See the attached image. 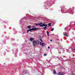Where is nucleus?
<instances>
[{"instance_id": "obj_1", "label": "nucleus", "mask_w": 75, "mask_h": 75, "mask_svg": "<svg viewBox=\"0 0 75 75\" xmlns=\"http://www.w3.org/2000/svg\"><path fill=\"white\" fill-rule=\"evenodd\" d=\"M39 25L40 26V27H43V26H44V27L43 28V29L45 30H46L47 28V26H48V25L47 24H45V23H40Z\"/></svg>"}, {"instance_id": "obj_2", "label": "nucleus", "mask_w": 75, "mask_h": 75, "mask_svg": "<svg viewBox=\"0 0 75 75\" xmlns=\"http://www.w3.org/2000/svg\"><path fill=\"white\" fill-rule=\"evenodd\" d=\"M39 42L40 41L38 40L36 41L33 40V46H37V45H38V44H39Z\"/></svg>"}, {"instance_id": "obj_3", "label": "nucleus", "mask_w": 75, "mask_h": 75, "mask_svg": "<svg viewBox=\"0 0 75 75\" xmlns=\"http://www.w3.org/2000/svg\"><path fill=\"white\" fill-rule=\"evenodd\" d=\"M38 29V28H33L32 29H30L28 30H27V33H28L29 31H31L32 30L33 31H35V30H37Z\"/></svg>"}, {"instance_id": "obj_4", "label": "nucleus", "mask_w": 75, "mask_h": 75, "mask_svg": "<svg viewBox=\"0 0 75 75\" xmlns=\"http://www.w3.org/2000/svg\"><path fill=\"white\" fill-rule=\"evenodd\" d=\"M40 45H42V47H44V46H45V44H44V43L43 42H40Z\"/></svg>"}, {"instance_id": "obj_5", "label": "nucleus", "mask_w": 75, "mask_h": 75, "mask_svg": "<svg viewBox=\"0 0 75 75\" xmlns=\"http://www.w3.org/2000/svg\"><path fill=\"white\" fill-rule=\"evenodd\" d=\"M63 34L64 35V36H65L67 37H68V34L66 32L65 33H63Z\"/></svg>"}, {"instance_id": "obj_6", "label": "nucleus", "mask_w": 75, "mask_h": 75, "mask_svg": "<svg viewBox=\"0 0 75 75\" xmlns=\"http://www.w3.org/2000/svg\"><path fill=\"white\" fill-rule=\"evenodd\" d=\"M53 73L54 74H57V73H56V71L55 70H53Z\"/></svg>"}, {"instance_id": "obj_7", "label": "nucleus", "mask_w": 75, "mask_h": 75, "mask_svg": "<svg viewBox=\"0 0 75 75\" xmlns=\"http://www.w3.org/2000/svg\"><path fill=\"white\" fill-rule=\"evenodd\" d=\"M28 28H29V29L31 28V26L29 25L27 27Z\"/></svg>"}, {"instance_id": "obj_8", "label": "nucleus", "mask_w": 75, "mask_h": 75, "mask_svg": "<svg viewBox=\"0 0 75 75\" xmlns=\"http://www.w3.org/2000/svg\"><path fill=\"white\" fill-rule=\"evenodd\" d=\"M59 75H64V74H63L61 72H59Z\"/></svg>"}, {"instance_id": "obj_9", "label": "nucleus", "mask_w": 75, "mask_h": 75, "mask_svg": "<svg viewBox=\"0 0 75 75\" xmlns=\"http://www.w3.org/2000/svg\"><path fill=\"white\" fill-rule=\"evenodd\" d=\"M30 41H33V38H30Z\"/></svg>"}, {"instance_id": "obj_10", "label": "nucleus", "mask_w": 75, "mask_h": 75, "mask_svg": "<svg viewBox=\"0 0 75 75\" xmlns=\"http://www.w3.org/2000/svg\"><path fill=\"white\" fill-rule=\"evenodd\" d=\"M22 74L24 75V74H25V71H23L22 72Z\"/></svg>"}, {"instance_id": "obj_11", "label": "nucleus", "mask_w": 75, "mask_h": 75, "mask_svg": "<svg viewBox=\"0 0 75 75\" xmlns=\"http://www.w3.org/2000/svg\"><path fill=\"white\" fill-rule=\"evenodd\" d=\"M47 35L48 36H49V32L48 31H47Z\"/></svg>"}, {"instance_id": "obj_12", "label": "nucleus", "mask_w": 75, "mask_h": 75, "mask_svg": "<svg viewBox=\"0 0 75 75\" xmlns=\"http://www.w3.org/2000/svg\"><path fill=\"white\" fill-rule=\"evenodd\" d=\"M54 28H51V31H54Z\"/></svg>"}, {"instance_id": "obj_13", "label": "nucleus", "mask_w": 75, "mask_h": 75, "mask_svg": "<svg viewBox=\"0 0 75 75\" xmlns=\"http://www.w3.org/2000/svg\"><path fill=\"white\" fill-rule=\"evenodd\" d=\"M48 25H49V26H51V23H49V24H48Z\"/></svg>"}, {"instance_id": "obj_14", "label": "nucleus", "mask_w": 75, "mask_h": 75, "mask_svg": "<svg viewBox=\"0 0 75 75\" xmlns=\"http://www.w3.org/2000/svg\"><path fill=\"white\" fill-rule=\"evenodd\" d=\"M35 25H36L37 26H38L39 25V24L38 23H35Z\"/></svg>"}, {"instance_id": "obj_15", "label": "nucleus", "mask_w": 75, "mask_h": 75, "mask_svg": "<svg viewBox=\"0 0 75 75\" xmlns=\"http://www.w3.org/2000/svg\"><path fill=\"white\" fill-rule=\"evenodd\" d=\"M40 41H41V42H42V39H40Z\"/></svg>"}, {"instance_id": "obj_16", "label": "nucleus", "mask_w": 75, "mask_h": 75, "mask_svg": "<svg viewBox=\"0 0 75 75\" xmlns=\"http://www.w3.org/2000/svg\"><path fill=\"white\" fill-rule=\"evenodd\" d=\"M44 56H46V55H47V54H44Z\"/></svg>"}, {"instance_id": "obj_17", "label": "nucleus", "mask_w": 75, "mask_h": 75, "mask_svg": "<svg viewBox=\"0 0 75 75\" xmlns=\"http://www.w3.org/2000/svg\"><path fill=\"white\" fill-rule=\"evenodd\" d=\"M48 49H50V47H49V46H48Z\"/></svg>"}, {"instance_id": "obj_18", "label": "nucleus", "mask_w": 75, "mask_h": 75, "mask_svg": "<svg viewBox=\"0 0 75 75\" xmlns=\"http://www.w3.org/2000/svg\"><path fill=\"white\" fill-rule=\"evenodd\" d=\"M33 27H35V26H33Z\"/></svg>"}, {"instance_id": "obj_19", "label": "nucleus", "mask_w": 75, "mask_h": 75, "mask_svg": "<svg viewBox=\"0 0 75 75\" xmlns=\"http://www.w3.org/2000/svg\"><path fill=\"white\" fill-rule=\"evenodd\" d=\"M52 41V40H50V41L51 42Z\"/></svg>"}, {"instance_id": "obj_20", "label": "nucleus", "mask_w": 75, "mask_h": 75, "mask_svg": "<svg viewBox=\"0 0 75 75\" xmlns=\"http://www.w3.org/2000/svg\"><path fill=\"white\" fill-rule=\"evenodd\" d=\"M73 50H74V51H75V49H74Z\"/></svg>"}, {"instance_id": "obj_21", "label": "nucleus", "mask_w": 75, "mask_h": 75, "mask_svg": "<svg viewBox=\"0 0 75 75\" xmlns=\"http://www.w3.org/2000/svg\"><path fill=\"white\" fill-rule=\"evenodd\" d=\"M64 30H65V28Z\"/></svg>"}]
</instances>
